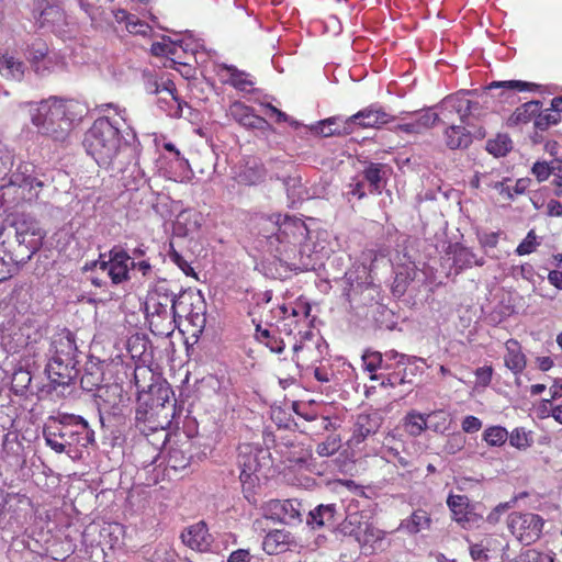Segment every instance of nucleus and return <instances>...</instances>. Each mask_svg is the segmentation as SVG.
Masks as SVG:
<instances>
[{"mask_svg":"<svg viewBox=\"0 0 562 562\" xmlns=\"http://www.w3.org/2000/svg\"><path fill=\"white\" fill-rule=\"evenodd\" d=\"M20 106L27 108L31 124L36 132L54 142H65L85 112L81 103L57 97L24 102Z\"/></svg>","mask_w":562,"mask_h":562,"instance_id":"nucleus-1","label":"nucleus"},{"mask_svg":"<svg viewBox=\"0 0 562 562\" xmlns=\"http://www.w3.org/2000/svg\"><path fill=\"white\" fill-rule=\"evenodd\" d=\"M83 145L87 153L101 167L116 166L120 170L128 156L127 143L122 140L120 126L109 117L94 121L86 133Z\"/></svg>","mask_w":562,"mask_h":562,"instance_id":"nucleus-2","label":"nucleus"},{"mask_svg":"<svg viewBox=\"0 0 562 562\" xmlns=\"http://www.w3.org/2000/svg\"><path fill=\"white\" fill-rule=\"evenodd\" d=\"M46 445L57 453H67L71 459L81 457V450L93 441V430L80 416L61 415L49 420L43 429Z\"/></svg>","mask_w":562,"mask_h":562,"instance_id":"nucleus-3","label":"nucleus"},{"mask_svg":"<svg viewBox=\"0 0 562 562\" xmlns=\"http://www.w3.org/2000/svg\"><path fill=\"white\" fill-rule=\"evenodd\" d=\"M0 187V220L5 213H11L25 203H31L38 198L44 181L38 179L34 164L30 161H14L13 167L4 178Z\"/></svg>","mask_w":562,"mask_h":562,"instance_id":"nucleus-4","label":"nucleus"},{"mask_svg":"<svg viewBox=\"0 0 562 562\" xmlns=\"http://www.w3.org/2000/svg\"><path fill=\"white\" fill-rule=\"evenodd\" d=\"M0 233L13 249L14 256L24 263L42 247L46 236L40 223L31 217L19 218L8 226L0 223Z\"/></svg>","mask_w":562,"mask_h":562,"instance_id":"nucleus-5","label":"nucleus"},{"mask_svg":"<svg viewBox=\"0 0 562 562\" xmlns=\"http://www.w3.org/2000/svg\"><path fill=\"white\" fill-rule=\"evenodd\" d=\"M203 299L191 290L178 294V333L188 347L198 341L204 326Z\"/></svg>","mask_w":562,"mask_h":562,"instance_id":"nucleus-6","label":"nucleus"},{"mask_svg":"<svg viewBox=\"0 0 562 562\" xmlns=\"http://www.w3.org/2000/svg\"><path fill=\"white\" fill-rule=\"evenodd\" d=\"M258 449L249 443L239 446L237 463L240 469L239 481L244 497L252 505L257 504V490L259 488L260 479L258 471L260 469Z\"/></svg>","mask_w":562,"mask_h":562,"instance_id":"nucleus-7","label":"nucleus"},{"mask_svg":"<svg viewBox=\"0 0 562 562\" xmlns=\"http://www.w3.org/2000/svg\"><path fill=\"white\" fill-rule=\"evenodd\" d=\"M133 265L134 261L127 252L121 249H112L109 255L102 254L98 260L86 263L85 269L98 274H105L113 284H120L127 279L130 268Z\"/></svg>","mask_w":562,"mask_h":562,"instance_id":"nucleus-8","label":"nucleus"},{"mask_svg":"<svg viewBox=\"0 0 562 562\" xmlns=\"http://www.w3.org/2000/svg\"><path fill=\"white\" fill-rule=\"evenodd\" d=\"M27 60L38 76H47L66 69V59L59 52L50 50L48 45L40 40L27 46Z\"/></svg>","mask_w":562,"mask_h":562,"instance_id":"nucleus-9","label":"nucleus"},{"mask_svg":"<svg viewBox=\"0 0 562 562\" xmlns=\"http://www.w3.org/2000/svg\"><path fill=\"white\" fill-rule=\"evenodd\" d=\"M311 310L308 303L301 301L290 305H281L282 330L289 336L299 337L300 340H310L313 336L308 321Z\"/></svg>","mask_w":562,"mask_h":562,"instance_id":"nucleus-10","label":"nucleus"},{"mask_svg":"<svg viewBox=\"0 0 562 562\" xmlns=\"http://www.w3.org/2000/svg\"><path fill=\"white\" fill-rule=\"evenodd\" d=\"M543 526L544 519L533 513L513 512L507 518L509 531L525 546H530L541 538Z\"/></svg>","mask_w":562,"mask_h":562,"instance_id":"nucleus-11","label":"nucleus"},{"mask_svg":"<svg viewBox=\"0 0 562 562\" xmlns=\"http://www.w3.org/2000/svg\"><path fill=\"white\" fill-rule=\"evenodd\" d=\"M27 66L21 58L15 46L0 48V76L14 82H21L26 74Z\"/></svg>","mask_w":562,"mask_h":562,"instance_id":"nucleus-12","label":"nucleus"},{"mask_svg":"<svg viewBox=\"0 0 562 562\" xmlns=\"http://www.w3.org/2000/svg\"><path fill=\"white\" fill-rule=\"evenodd\" d=\"M395 117L385 112L381 105L370 104L369 106L360 110L356 114L346 119V124L350 127L357 125L361 128H380L383 125L391 123Z\"/></svg>","mask_w":562,"mask_h":562,"instance_id":"nucleus-13","label":"nucleus"},{"mask_svg":"<svg viewBox=\"0 0 562 562\" xmlns=\"http://www.w3.org/2000/svg\"><path fill=\"white\" fill-rule=\"evenodd\" d=\"M301 504L295 499H270L263 506L267 518L283 524L301 521Z\"/></svg>","mask_w":562,"mask_h":562,"instance_id":"nucleus-14","label":"nucleus"},{"mask_svg":"<svg viewBox=\"0 0 562 562\" xmlns=\"http://www.w3.org/2000/svg\"><path fill=\"white\" fill-rule=\"evenodd\" d=\"M382 417L378 412L358 414L352 426L351 445H360L370 436L375 435L381 425Z\"/></svg>","mask_w":562,"mask_h":562,"instance_id":"nucleus-15","label":"nucleus"},{"mask_svg":"<svg viewBox=\"0 0 562 562\" xmlns=\"http://www.w3.org/2000/svg\"><path fill=\"white\" fill-rule=\"evenodd\" d=\"M180 538L183 544L198 552L209 551L213 542V538L203 520L183 530Z\"/></svg>","mask_w":562,"mask_h":562,"instance_id":"nucleus-16","label":"nucleus"},{"mask_svg":"<svg viewBox=\"0 0 562 562\" xmlns=\"http://www.w3.org/2000/svg\"><path fill=\"white\" fill-rule=\"evenodd\" d=\"M384 358L385 360L383 361L381 370L386 371V374L382 380V384H389L391 386L403 384L404 376L401 375V372L405 370L407 363L406 356L394 350H390L384 353Z\"/></svg>","mask_w":562,"mask_h":562,"instance_id":"nucleus-17","label":"nucleus"},{"mask_svg":"<svg viewBox=\"0 0 562 562\" xmlns=\"http://www.w3.org/2000/svg\"><path fill=\"white\" fill-rule=\"evenodd\" d=\"M440 121L439 114L432 111L416 113L415 117L406 123L397 124L394 132L408 135H419L434 127Z\"/></svg>","mask_w":562,"mask_h":562,"instance_id":"nucleus-18","label":"nucleus"},{"mask_svg":"<svg viewBox=\"0 0 562 562\" xmlns=\"http://www.w3.org/2000/svg\"><path fill=\"white\" fill-rule=\"evenodd\" d=\"M100 541L97 549H100L102 553V561L108 555L106 550H115L121 548L124 543V527L117 522L105 524L100 529Z\"/></svg>","mask_w":562,"mask_h":562,"instance_id":"nucleus-19","label":"nucleus"},{"mask_svg":"<svg viewBox=\"0 0 562 562\" xmlns=\"http://www.w3.org/2000/svg\"><path fill=\"white\" fill-rule=\"evenodd\" d=\"M231 114L236 122L247 128L263 131L271 127L265 117L255 114L252 108L241 102H235L231 105Z\"/></svg>","mask_w":562,"mask_h":562,"instance_id":"nucleus-20","label":"nucleus"},{"mask_svg":"<svg viewBox=\"0 0 562 562\" xmlns=\"http://www.w3.org/2000/svg\"><path fill=\"white\" fill-rule=\"evenodd\" d=\"M146 89L149 93L158 95L157 102L160 109H171L172 102L176 101V86L170 75L149 81Z\"/></svg>","mask_w":562,"mask_h":562,"instance_id":"nucleus-21","label":"nucleus"},{"mask_svg":"<svg viewBox=\"0 0 562 562\" xmlns=\"http://www.w3.org/2000/svg\"><path fill=\"white\" fill-rule=\"evenodd\" d=\"M474 105L477 103L469 100L465 94H451L441 101L440 109L445 119H449L446 113H456L463 123Z\"/></svg>","mask_w":562,"mask_h":562,"instance_id":"nucleus-22","label":"nucleus"},{"mask_svg":"<svg viewBox=\"0 0 562 562\" xmlns=\"http://www.w3.org/2000/svg\"><path fill=\"white\" fill-rule=\"evenodd\" d=\"M443 140L451 150L467 149L473 142L471 132L463 125L451 124L443 131Z\"/></svg>","mask_w":562,"mask_h":562,"instance_id":"nucleus-23","label":"nucleus"},{"mask_svg":"<svg viewBox=\"0 0 562 562\" xmlns=\"http://www.w3.org/2000/svg\"><path fill=\"white\" fill-rule=\"evenodd\" d=\"M340 518L341 514L337 512L335 504H321L310 512V519L307 522L313 528L335 527Z\"/></svg>","mask_w":562,"mask_h":562,"instance_id":"nucleus-24","label":"nucleus"},{"mask_svg":"<svg viewBox=\"0 0 562 562\" xmlns=\"http://www.w3.org/2000/svg\"><path fill=\"white\" fill-rule=\"evenodd\" d=\"M24 262L14 256V251L0 233V282L8 280Z\"/></svg>","mask_w":562,"mask_h":562,"instance_id":"nucleus-25","label":"nucleus"},{"mask_svg":"<svg viewBox=\"0 0 562 562\" xmlns=\"http://www.w3.org/2000/svg\"><path fill=\"white\" fill-rule=\"evenodd\" d=\"M267 176L265 165L257 158H250L237 173V181L244 186L261 183Z\"/></svg>","mask_w":562,"mask_h":562,"instance_id":"nucleus-26","label":"nucleus"},{"mask_svg":"<svg viewBox=\"0 0 562 562\" xmlns=\"http://www.w3.org/2000/svg\"><path fill=\"white\" fill-rule=\"evenodd\" d=\"M506 355L504 362L507 369L514 374H520L526 369L527 358L521 350V346L518 340L510 338L505 342Z\"/></svg>","mask_w":562,"mask_h":562,"instance_id":"nucleus-27","label":"nucleus"},{"mask_svg":"<svg viewBox=\"0 0 562 562\" xmlns=\"http://www.w3.org/2000/svg\"><path fill=\"white\" fill-rule=\"evenodd\" d=\"M204 223L203 214L195 209H187L178 213V236L198 233Z\"/></svg>","mask_w":562,"mask_h":562,"instance_id":"nucleus-28","label":"nucleus"},{"mask_svg":"<svg viewBox=\"0 0 562 562\" xmlns=\"http://www.w3.org/2000/svg\"><path fill=\"white\" fill-rule=\"evenodd\" d=\"M542 108V102L532 100L525 102L524 104L516 108L512 115L507 120V125L510 127L522 126L530 122L535 124L536 115Z\"/></svg>","mask_w":562,"mask_h":562,"instance_id":"nucleus-29","label":"nucleus"},{"mask_svg":"<svg viewBox=\"0 0 562 562\" xmlns=\"http://www.w3.org/2000/svg\"><path fill=\"white\" fill-rule=\"evenodd\" d=\"M292 543V535L289 531L274 529L269 531L262 541V549L268 554L285 552Z\"/></svg>","mask_w":562,"mask_h":562,"instance_id":"nucleus-30","label":"nucleus"},{"mask_svg":"<svg viewBox=\"0 0 562 562\" xmlns=\"http://www.w3.org/2000/svg\"><path fill=\"white\" fill-rule=\"evenodd\" d=\"M74 368V361H63L56 357H52L47 367L46 372L48 379L58 385L67 384L71 379V370Z\"/></svg>","mask_w":562,"mask_h":562,"instance_id":"nucleus-31","label":"nucleus"},{"mask_svg":"<svg viewBox=\"0 0 562 562\" xmlns=\"http://www.w3.org/2000/svg\"><path fill=\"white\" fill-rule=\"evenodd\" d=\"M59 2L60 1L43 3L44 8L42 9L37 20L42 27H49L55 31L64 23L65 13Z\"/></svg>","mask_w":562,"mask_h":562,"instance_id":"nucleus-32","label":"nucleus"},{"mask_svg":"<svg viewBox=\"0 0 562 562\" xmlns=\"http://www.w3.org/2000/svg\"><path fill=\"white\" fill-rule=\"evenodd\" d=\"M151 54L160 59L161 66L169 69L176 68V44L170 37L162 36L161 41L155 42L150 48Z\"/></svg>","mask_w":562,"mask_h":562,"instance_id":"nucleus-33","label":"nucleus"},{"mask_svg":"<svg viewBox=\"0 0 562 562\" xmlns=\"http://www.w3.org/2000/svg\"><path fill=\"white\" fill-rule=\"evenodd\" d=\"M453 519L462 524H469L472 520L473 514L470 510V502L465 495H450L447 499Z\"/></svg>","mask_w":562,"mask_h":562,"instance_id":"nucleus-34","label":"nucleus"},{"mask_svg":"<svg viewBox=\"0 0 562 562\" xmlns=\"http://www.w3.org/2000/svg\"><path fill=\"white\" fill-rule=\"evenodd\" d=\"M499 544L496 538L485 536L480 542L470 544V555L475 562H486L493 558V553L497 551Z\"/></svg>","mask_w":562,"mask_h":562,"instance_id":"nucleus-35","label":"nucleus"},{"mask_svg":"<svg viewBox=\"0 0 562 562\" xmlns=\"http://www.w3.org/2000/svg\"><path fill=\"white\" fill-rule=\"evenodd\" d=\"M52 357H56L63 361H74L76 345L72 335L67 331L55 337L52 342Z\"/></svg>","mask_w":562,"mask_h":562,"instance_id":"nucleus-36","label":"nucleus"},{"mask_svg":"<svg viewBox=\"0 0 562 562\" xmlns=\"http://www.w3.org/2000/svg\"><path fill=\"white\" fill-rule=\"evenodd\" d=\"M198 60L195 56L182 57L178 53V74L186 80V88L192 90L200 83L198 77Z\"/></svg>","mask_w":562,"mask_h":562,"instance_id":"nucleus-37","label":"nucleus"},{"mask_svg":"<svg viewBox=\"0 0 562 562\" xmlns=\"http://www.w3.org/2000/svg\"><path fill=\"white\" fill-rule=\"evenodd\" d=\"M314 130L324 137L334 135H345L352 132V127L346 124V120L339 116H333L319 121Z\"/></svg>","mask_w":562,"mask_h":562,"instance_id":"nucleus-38","label":"nucleus"},{"mask_svg":"<svg viewBox=\"0 0 562 562\" xmlns=\"http://www.w3.org/2000/svg\"><path fill=\"white\" fill-rule=\"evenodd\" d=\"M293 361L297 369L303 370L310 368L316 361V350L314 346L306 340L296 341L293 345Z\"/></svg>","mask_w":562,"mask_h":562,"instance_id":"nucleus-39","label":"nucleus"},{"mask_svg":"<svg viewBox=\"0 0 562 562\" xmlns=\"http://www.w3.org/2000/svg\"><path fill=\"white\" fill-rule=\"evenodd\" d=\"M451 252L453 254V266L457 271L471 268L473 265L483 266L484 259H476L475 255L467 247L459 244L450 246Z\"/></svg>","mask_w":562,"mask_h":562,"instance_id":"nucleus-40","label":"nucleus"},{"mask_svg":"<svg viewBox=\"0 0 562 562\" xmlns=\"http://www.w3.org/2000/svg\"><path fill=\"white\" fill-rule=\"evenodd\" d=\"M255 338L274 353H281L285 348L283 339L280 338L276 330L262 328L260 325L256 326Z\"/></svg>","mask_w":562,"mask_h":562,"instance_id":"nucleus-41","label":"nucleus"},{"mask_svg":"<svg viewBox=\"0 0 562 562\" xmlns=\"http://www.w3.org/2000/svg\"><path fill=\"white\" fill-rule=\"evenodd\" d=\"M221 70L225 71L228 76L226 82L239 91H247L254 86V81L250 79L249 74L239 70L234 65H222Z\"/></svg>","mask_w":562,"mask_h":562,"instance_id":"nucleus-42","label":"nucleus"},{"mask_svg":"<svg viewBox=\"0 0 562 562\" xmlns=\"http://www.w3.org/2000/svg\"><path fill=\"white\" fill-rule=\"evenodd\" d=\"M402 422L404 431L412 437L420 436L428 428L427 415L414 409L408 412Z\"/></svg>","mask_w":562,"mask_h":562,"instance_id":"nucleus-43","label":"nucleus"},{"mask_svg":"<svg viewBox=\"0 0 562 562\" xmlns=\"http://www.w3.org/2000/svg\"><path fill=\"white\" fill-rule=\"evenodd\" d=\"M203 47L202 40L199 38L193 31H178V48L181 49L183 56H195Z\"/></svg>","mask_w":562,"mask_h":562,"instance_id":"nucleus-44","label":"nucleus"},{"mask_svg":"<svg viewBox=\"0 0 562 562\" xmlns=\"http://www.w3.org/2000/svg\"><path fill=\"white\" fill-rule=\"evenodd\" d=\"M487 90L493 89H503L501 92V97L505 95L506 92L509 91H538L540 89V85L535 82H528L522 80H505V81H492L487 87Z\"/></svg>","mask_w":562,"mask_h":562,"instance_id":"nucleus-45","label":"nucleus"},{"mask_svg":"<svg viewBox=\"0 0 562 562\" xmlns=\"http://www.w3.org/2000/svg\"><path fill=\"white\" fill-rule=\"evenodd\" d=\"M113 14L116 22L125 23L126 30L132 34L147 35L150 31V26L147 23L142 22L123 9L115 10Z\"/></svg>","mask_w":562,"mask_h":562,"instance_id":"nucleus-46","label":"nucleus"},{"mask_svg":"<svg viewBox=\"0 0 562 562\" xmlns=\"http://www.w3.org/2000/svg\"><path fill=\"white\" fill-rule=\"evenodd\" d=\"M383 168V164L370 162L363 170V178L369 182L370 193H381Z\"/></svg>","mask_w":562,"mask_h":562,"instance_id":"nucleus-47","label":"nucleus"},{"mask_svg":"<svg viewBox=\"0 0 562 562\" xmlns=\"http://www.w3.org/2000/svg\"><path fill=\"white\" fill-rule=\"evenodd\" d=\"M513 148V142L506 134H497L495 138L488 139L486 150L494 157H504Z\"/></svg>","mask_w":562,"mask_h":562,"instance_id":"nucleus-48","label":"nucleus"},{"mask_svg":"<svg viewBox=\"0 0 562 562\" xmlns=\"http://www.w3.org/2000/svg\"><path fill=\"white\" fill-rule=\"evenodd\" d=\"M508 439L512 447L518 450H527L533 443L532 432L527 431L524 427H516L508 432Z\"/></svg>","mask_w":562,"mask_h":562,"instance_id":"nucleus-49","label":"nucleus"},{"mask_svg":"<svg viewBox=\"0 0 562 562\" xmlns=\"http://www.w3.org/2000/svg\"><path fill=\"white\" fill-rule=\"evenodd\" d=\"M482 439L490 447H501L508 439V431L503 426H488L482 434Z\"/></svg>","mask_w":562,"mask_h":562,"instance_id":"nucleus-50","label":"nucleus"},{"mask_svg":"<svg viewBox=\"0 0 562 562\" xmlns=\"http://www.w3.org/2000/svg\"><path fill=\"white\" fill-rule=\"evenodd\" d=\"M561 121V115L559 113H552L549 109L538 111L535 120L533 128L536 132H544L550 126L557 125Z\"/></svg>","mask_w":562,"mask_h":562,"instance_id":"nucleus-51","label":"nucleus"},{"mask_svg":"<svg viewBox=\"0 0 562 562\" xmlns=\"http://www.w3.org/2000/svg\"><path fill=\"white\" fill-rule=\"evenodd\" d=\"M340 449V438L338 435H329L323 442L316 447V452L321 457L334 456Z\"/></svg>","mask_w":562,"mask_h":562,"instance_id":"nucleus-52","label":"nucleus"},{"mask_svg":"<svg viewBox=\"0 0 562 562\" xmlns=\"http://www.w3.org/2000/svg\"><path fill=\"white\" fill-rule=\"evenodd\" d=\"M539 245H540V243L538 241V237H537L535 229H530L527 233V236L517 246L515 252L518 256L530 255L537 250Z\"/></svg>","mask_w":562,"mask_h":562,"instance_id":"nucleus-53","label":"nucleus"},{"mask_svg":"<svg viewBox=\"0 0 562 562\" xmlns=\"http://www.w3.org/2000/svg\"><path fill=\"white\" fill-rule=\"evenodd\" d=\"M430 420L428 428H431L435 431H445L449 426V415L442 411H434L427 415V420Z\"/></svg>","mask_w":562,"mask_h":562,"instance_id":"nucleus-54","label":"nucleus"},{"mask_svg":"<svg viewBox=\"0 0 562 562\" xmlns=\"http://www.w3.org/2000/svg\"><path fill=\"white\" fill-rule=\"evenodd\" d=\"M384 360V353L379 351L367 350L362 356L363 367L369 372H375L381 369Z\"/></svg>","mask_w":562,"mask_h":562,"instance_id":"nucleus-55","label":"nucleus"},{"mask_svg":"<svg viewBox=\"0 0 562 562\" xmlns=\"http://www.w3.org/2000/svg\"><path fill=\"white\" fill-rule=\"evenodd\" d=\"M467 439L461 432L452 434L448 437L443 450L448 454L460 452L465 446Z\"/></svg>","mask_w":562,"mask_h":562,"instance_id":"nucleus-56","label":"nucleus"},{"mask_svg":"<svg viewBox=\"0 0 562 562\" xmlns=\"http://www.w3.org/2000/svg\"><path fill=\"white\" fill-rule=\"evenodd\" d=\"M518 562H554V559L538 550L529 549L520 553Z\"/></svg>","mask_w":562,"mask_h":562,"instance_id":"nucleus-57","label":"nucleus"},{"mask_svg":"<svg viewBox=\"0 0 562 562\" xmlns=\"http://www.w3.org/2000/svg\"><path fill=\"white\" fill-rule=\"evenodd\" d=\"M531 172L539 182H542L546 181L552 172H554V169L546 161H537L533 164Z\"/></svg>","mask_w":562,"mask_h":562,"instance_id":"nucleus-58","label":"nucleus"},{"mask_svg":"<svg viewBox=\"0 0 562 562\" xmlns=\"http://www.w3.org/2000/svg\"><path fill=\"white\" fill-rule=\"evenodd\" d=\"M412 530L415 532H418L423 528H427L430 525V518L428 517V514L425 510H415L412 514Z\"/></svg>","mask_w":562,"mask_h":562,"instance_id":"nucleus-59","label":"nucleus"},{"mask_svg":"<svg viewBox=\"0 0 562 562\" xmlns=\"http://www.w3.org/2000/svg\"><path fill=\"white\" fill-rule=\"evenodd\" d=\"M13 165V155L9 150H0V178H4Z\"/></svg>","mask_w":562,"mask_h":562,"instance_id":"nucleus-60","label":"nucleus"},{"mask_svg":"<svg viewBox=\"0 0 562 562\" xmlns=\"http://www.w3.org/2000/svg\"><path fill=\"white\" fill-rule=\"evenodd\" d=\"M474 374L481 386H488L492 382L493 368L491 366L480 367L475 370Z\"/></svg>","mask_w":562,"mask_h":562,"instance_id":"nucleus-61","label":"nucleus"},{"mask_svg":"<svg viewBox=\"0 0 562 562\" xmlns=\"http://www.w3.org/2000/svg\"><path fill=\"white\" fill-rule=\"evenodd\" d=\"M461 427L464 432L474 434L482 428V422L480 418L469 415L463 418Z\"/></svg>","mask_w":562,"mask_h":562,"instance_id":"nucleus-62","label":"nucleus"},{"mask_svg":"<svg viewBox=\"0 0 562 562\" xmlns=\"http://www.w3.org/2000/svg\"><path fill=\"white\" fill-rule=\"evenodd\" d=\"M267 112L266 114L269 116H274L277 123L289 122V115L283 111L279 110L274 105L268 103L266 105Z\"/></svg>","mask_w":562,"mask_h":562,"instance_id":"nucleus-63","label":"nucleus"},{"mask_svg":"<svg viewBox=\"0 0 562 562\" xmlns=\"http://www.w3.org/2000/svg\"><path fill=\"white\" fill-rule=\"evenodd\" d=\"M250 561V553L248 550L245 549H238L233 551L227 562H249Z\"/></svg>","mask_w":562,"mask_h":562,"instance_id":"nucleus-64","label":"nucleus"}]
</instances>
